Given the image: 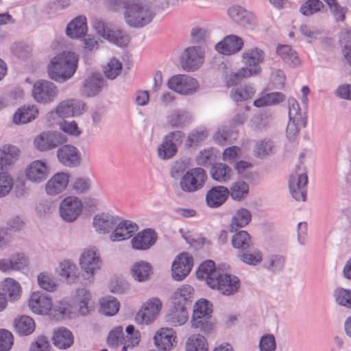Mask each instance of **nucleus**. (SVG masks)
I'll use <instances>...</instances> for the list:
<instances>
[{
  "label": "nucleus",
  "instance_id": "nucleus-1",
  "mask_svg": "<svg viewBox=\"0 0 351 351\" xmlns=\"http://www.w3.org/2000/svg\"><path fill=\"white\" fill-rule=\"evenodd\" d=\"M78 56L71 51H63L54 56L47 66L51 80L62 83L71 79L77 69Z\"/></svg>",
  "mask_w": 351,
  "mask_h": 351
},
{
  "label": "nucleus",
  "instance_id": "nucleus-2",
  "mask_svg": "<svg viewBox=\"0 0 351 351\" xmlns=\"http://www.w3.org/2000/svg\"><path fill=\"white\" fill-rule=\"evenodd\" d=\"M19 149L14 145H4L0 149V197L8 195L13 186V181L10 175L7 173L18 156Z\"/></svg>",
  "mask_w": 351,
  "mask_h": 351
},
{
  "label": "nucleus",
  "instance_id": "nucleus-3",
  "mask_svg": "<svg viewBox=\"0 0 351 351\" xmlns=\"http://www.w3.org/2000/svg\"><path fill=\"white\" fill-rule=\"evenodd\" d=\"M154 13L148 5L132 0L124 12L126 23L133 27H143L152 21Z\"/></svg>",
  "mask_w": 351,
  "mask_h": 351
},
{
  "label": "nucleus",
  "instance_id": "nucleus-4",
  "mask_svg": "<svg viewBox=\"0 0 351 351\" xmlns=\"http://www.w3.org/2000/svg\"><path fill=\"white\" fill-rule=\"evenodd\" d=\"M212 304L205 299L197 301L193 307L191 326L205 333H210L214 328L210 322Z\"/></svg>",
  "mask_w": 351,
  "mask_h": 351
},
{
  "label": "nucleus",
  "instance_id": "nucleus-5",
  "mask_svg": "<svg viewBox=\"0 0 351 351\" xmlns=\"http://www.w3.org/2000/svg\"><path fill=\"white\" fill-rule=\"evenodd\" d=\"M207 174L201 167L187 171L180 181V187L185 193H194L202 189L207 180Z\"/></svg>",
  "mask_w": 351,
  "mask_h": 351
},
{
  "label": "nucleus",
  "instance_id": "nucleus-6",
  "mask_svg": "<svg viewBox=\"0 0 351 351\" xmlns=\"http://www.w3.org/2000/svg\"><path fill=\"white\" fill-rule=\"evenodd\" d=\"M213 275L214 277L208 279V285L210 288L217 289L226 295H230L237 292L240 282L237 276L223 274L221 271L217 276Z\"/></svg>",
  "mask_w": 351,
  "mask_h": 351
},
{
  "label": "nucleus",
  "instance_id": "nucleus-7",
  "mask_svg": "<svg viewBox=\"0 0 351 351\" xmlns=\"http://www.w3.org/2000/svg\"><path fill=\"white\" fill-rule=\"evenodd\" d=\"M169 89L183 95H193L199 89L198 81L187 75H176L167 82Z\"/></svg>",
  "mask_w": 351,
  "mask_h": 351
},
{
  "label": "nucleus",
  "instance_id": "nucleus-8",
  "mask_svg": "<svg viewBox=\"0 0 351 351\" xmlns=\"http://www.w3.org/2000/svg\"><path fill=\"white\" fill-rule=\"evenodd\" d=\"M56 85L48 80H37L32 87V97L40 104H48L55 100L58 95Z\"/></svg>",
  "mask_w": 351,
  "mask_h": 351
},
{
  "label": "nucleus",
  "instance_id": "nucleus-9",
  "mask_svg": "<svg viewBox=\"0 0 351 351\" xmlns=\"http://www.w3.org/2000/svg\"><path fill=\"white\" fill-rule=\"evenodd\" d=\"M96 32L104 39L119 47H125L130 42V36L120 29H109L101 20H96L93 23Z\"/></svg>",
  "mask_w": 351,
  "mask_h": 351
},
{
  "label": "nucleus",
  "instance_id": "nucleus-10",
  "mask_svg": "<svg viewBox=\"0 0 351 351\" xmlns=\"http://www.w3.org/2000/svg\"><path fill=\"white\" fill-rule=\"evenodd\" d=\"M307 183L308 176L306 172L298 167L295 172L290 176L289 181L290 193L296 201H306Z\"/></svg>",
  "mask_w": 351,
  "mask_h": 351
},
{
  "label": "nucleus",
  "instance_id": "nucleus-11",
  "mask_svg": "<svg viewBox=\"0 0 351 351\" xmlns=\"http://www.w3.org/2000/svg\"><path fill=\"white\" fill-rule=\"evenodd\" d=\"M80 264L87 275L93 276L101 269L102 265V261L96 247H90L86 249L81 254Z\"/></svg>",
  "mask_w": 351,
  "mask_h": 351
},
{
  "label": "nucleus",
  "instance_id": "nucleus-12",
  "mask_svg": "<svg viewBox=\"0 0 351 351\" xmlns=\"http://www.w3.org/2000/svg\"><path fill=\"white\" fill-rule=\"evenodd\" d=\"M82 202L76 197L69 196L64 198L59 206L62 219L66 222L75 221L82 211Z\"/></svg>",
  "mask_w": 351,
  "mask_h": 351
},
{
  "label": "nucleus",
  "instance_id": "nucleus-13",
  "mask_svg": "<svg viewBox=\"0 0 351 351\" xmlns=\"http://www.w3.org/2000/svg\"><path fill=\"white\" fill-rule=\"evenodd\" d=\"M161 308L162 302L160 299L151 298L136 313L135 317L136 323L141 324L151 323L156 319Z\"/></svg>",
  "mask_w": 351,
  "mask_h": 351
},
{
  "label": "nucleus",
  "instance_id": "nucleus-14",
  "mask_svg": "<svg viewBox=\"0 0 351 351\" xmlns=\"http://www.w3.org/2000/svg\"><path fill=\"white\" fill-rule=\"evenodd\" d=\"M204 62V56L199 48L189 47L184 49L180 58V64L186 71L198 69Z\"/></svg>",
  "mask_w": 351,
  "mask_h": 351
},
{
  "label": "nucleus",
  "instance_id": "nucleus-15",
  "mask_svg": "<svg viewBox=\"0 0 351 351\" xmlns=\"http://www.w3.org/2000/svg\"><path fill=\"white\" fill-rule=\"evenodd\" d=\"M66 137L59 132H43L34 140L36 147L40 151L53 149L65 143Z\"/></svg>",
  "mask_w": 351,
  "mask_h": 351
},
{
  "label": "nucleus",
  "instance_id": "nucleus-16",
  "mask_svg": "<svg viewBox=\"0 0 351 351\" xmlns=\"http://www.w3.org/2000/svg\"><path fill=\"white\" fill-rule=\"evenodd\" d=\"M86 109V104L84 101L71 99L61 101L57 106L56 112L60 117H70L81 115Z\"/></svg>",
  "mask_w": 351,
  "mask_h": 351
},
{
  "label": "nucleus",
  "instance_id": "nucleus-17",
  "mask_svg": "<svg viewBox=\"0 0 351 351\" xmlns=\"http://www.w3.org/2000/svg\"><path fill=\"white\" fill-rule=\"evenodd\" d=\"M106 86V81L99 73H94L86 77L81 88V94L91 97L98 95Z\"/></svg>",
  "mask_w": 351,
  "mask_h": 351
},
{
  "label": "nucleus",
  "instance_id": "nucleus-18",
  "mask_svg": "<svg viewBox=\"0 0 351 351\" xmlns=\"http://www.w3.org/2000/svg\"><path fill=\"white\" fill-rule=\"evenodd\" d=\"M193 258L187 253H182L172 263V277L177 281L182 280L190 273Z\"/></svg>",
  "mask_w": 351,
  "mask_h": 351
},
{
  "label": "nucleus",
  "instance_id": "nucleus-19",
  "mask_svg": "<svg viewBox=\"0 0 351 351\" xmlns=\"http://www.w3.org/2000/svg\"><path fill=\"white\" fill-rule=\"evenodd\" d=\"M114 228V231L109 236L110 241L112 242L128 239L138 230L136 223L129 220H121L120 219Z\"/></svg>",
  "mask_w": 351,
  "mask_h": 351
},
{
  "label": "nucleus",
  "instance_id": "nucleus-20",
  "mask_svg": "<svg viewBox=\"0 0 351 351\" xmlns=\"http://www.w3.org/2000/svg\"><path fill=\"white\" fill-rule=\"evenodd\" d=\"M31 311L38 315L47 314L51 308V298L41 291L34 292L29 300Z\"/></svg>",
  "mask_w": 351,
  "mask_h": 351
},
{
  "label": "nucleus",
  "instance_id": "nucleus-21",
  "mask_svg": "<svg viewBox=\"0 0 351 351\" xmlns=\"http://www.w3.org/2000/svg\"><path fill=\"white\" fill-rule=\"evenodd\" d=\"M59 162L65 167H75L80 163V154L77 149L71 145H64L57 150Z\"/></svg>",
  "mask_w": 351,
  "mask_h": 351
},
{
  "label": "nucleus",
  "instance_id": "nucleus-22",
  "mask_svg": "<svg viewBox=\"0 0 351 351\" xmlns=\"http://www.w3.org/2000/svg\"><path fill=\"white\" fill-rule=\"evenodd\" d=\"M243 47V39L236 35H228L215 45V49L223 55L234 54Z\"/></svg>",
  "mask_w": 351,
  "mask_h": 351
},
{
  "label": "nucleus",
  "instance_id": "nucleus-23",
  "mask_svg": "<svg viewBox=\"0 0 351 351\" xmlns=\"http://www.w3.org/2000/svg\"><path fill=\"white\" fill-rule=\"evenodd\" d=\"M156 238L155 231L147 228L138 232L133 237L131 240V244L134 250H146L155 243Z\"/></svg>",
  "mask_w": 351,
  "mask_h": 351
},
{
  "label": "nucleus",
  "instance_id": "nucleus-24",
  "mask_svg": "<svg viewBox=\"0 0 351 351\" xmlns=\"http://www.w3.org/2000/svg\"><path fill=\"white\" fill-rule=\"evenodd\" d=\"M230 195V191L223 186H213L206 195V202L210 208L221 206Z\"/></svg>",
  "mask_w": 351,
  "mask_h": 351
},
{
  "label": "nucleus",
  "instance_id": "nucleus-25",
  "mask_svg": "<svg viewBox=\"0 0 351 351\" xmlns=\"http://www.w3.org/2000/svg\"><path fill=\"white\" fill-rule=\"evenodd\" d=\"M176 332L172 328H162L154 337L156 347L162 350L171 349L176 343Z\"/></svg>",
  "mask_w": 351,
  "mask_h": 351
},
{
  "label": "nucleus",
  "instance_id": "nucleus-26",
  "mask_svg": "<svg viewBox=\"0 0 351 351\" xmlns=\"http://www.w3.org/2000/svg\"><path fill=\"white\" fill-rule=\"evenodd\" d=\"M69 181V176L66 173H56L46 184L45 190L49 195H56L64 191Z\"/></svg>",
  "mask_w": 351,
  "mask_h": 351
},
{
  "label": "nucleus",
  "instance_id": "nucleus-27",
  "mask_svg": "<svg viewBox=\"0 0 351 351\" xmlns=\"http://www.w3.org/2000/svg\"><path fill=\"white\" fill-rule=\"evenodd\" d=\"M25 171L29 180L40 183L46 179L49 169L43 161L35 160L28 166Z\"/></svg>",
  "mask_w": 351,
  "mask_h": 351
},
{
  "label": "nucleus",
  "instance_id": "nucleus-28",
  "mask_svg": "<svg viewBox=\"0 0 351 351\" xmlns=\"http://www.w3.org/2000/svg\"><path fill=\"white\" fill-rule=\"evenodd\" d=\"M119 220L117 217L101 213L93 217V225L97 232L105 234L112 230Z\"/></svg>",
  "mask_w": 351,
  "mask_h": 351
},
{
  "label": "nucleus",
  "instance_id": "nucleus-29",
  "mask_svg": "<svg viewBox=\"0 0 351 351\" xmlns=\"http://www.w3.org/2000/svg\"><path fill=\"white\" fill-rule=\"evenodd\" d=\"M187 308L185 306L173 304L166 315V322L172 326H179L184 324L188 319Z\"/></svg>",
  "mask_w": 351,
  "mask_h": 351
},
{
  "label": "nucleus",
  "instance_id": "nucleus-30",
  "mask_svg": "<svg viewBox=\"0 0 351 351\" xmlns=\"http://www.w3.org/2000/svg\"><path fill=\"white\" fill-rule=\"evenodd\" d=\"M87 32L86 19L79 16L71 21L66 27V35L71 38H80Z\"/></svg>",
  "mask_w": 351,
  "mask_h": 351
},
{
  "label": "nucleus",
  "instance_id": "nucleus-31",
  "mask_svg": "<svg viewBox=\"0 0 351 351\" xmlns=\"http://www.w3.org/2000/svg\"><path fill=\"white\" fill-rule=\"evenodd\" d=\"M255 93L256 89L252 84H243L233 87L230 97L235 102H242L252 98Z\"/></svg>",
  "mask_w": 351,
  "mask_h": 351
},
{
  "label": "nucleus",
  "instance_id": "nucleus-32",
  "mask_svg": "<svg viewBox=\"0 0 351 351\" xmlns=\"http://www.w3.org/2000/svg\"><path fill=\"white\" fill-rule=\"evenodd\" d=\"M194 289L189 285H184L177 289L173 295V304L188 307L193 302Z\"/></svg>",
  "mask_w": 351,
  "mask_h": 351
},
{
  "label": "nucleus",
  "instance_id": "nucleus-33",
  "mask_svg": "<svg viewBox=\"0 0 351 351\" xmlns=\"http://www.w3.org/2000/svg\"><path fill=\"white\" fill-rule=\"evenodd\" d=\"M38 114V110L34 105L23 106L13 115V121L16 124H25L35 119Z\"/></svg>",
  "mask_w": 351,
  "mask_h": 351
},
{
  "label": "nucleus",
  "instance_id": "nucleus-34",
  "mask_svg": "<svg viewBox=\"0 0 351 351\" xmlns=\"http://www.w3.org/2000/svg\"><path fill=\"white\" fill-rule=\"evenodd\" d=\"M276 53L282 61L290 67L294 68L301 64L297 52L290 45H279L276 48Z\"/></svg>",
  "mask_w": 351,
  "mask_h": 351
},
{
  "label": "nucleus",
  "instance_id": "nucleus-35",
  "mask_svg": "<svg viewBox=\"0 0 351 351\" xmlns=\"http://www.w3.org/2000/svg\"><path fill=\"white\" fill-rule=\"evenodd\" d=\"M243 60L250 70L258 69V73L261 67L258 65L264 60V52L258 48L247 49L243 53Z\"/></svg>",
  "mask_w": 351,
  "mask_h": 351
},
{
  "label": "nucleus",
  "instance_id": "nucleus-36",
  "mask_svg": "<svg viewBox=\"0 0 351 351\" xmlns=\"http://www.w3.org/2000/svg\"><path fill=\"white\" fill-rule=\"evenodd\" d=\"M192 115L186 111L175 110L167 117L168 123L173 128H182L192 121Z\"/></svg>",
  "mask_w": 351,
  "mask_h": 351
},
{
  "label": "nucleus",
  "instance_id": "nucleus-37",
  "mask_svg": "<svg viewBox=\"0 0 351 351\" xmlns=\"http://www.w3.org/2000/svg\"><path fill=\"white\" fill-rule=\"evenodd\" d=\"M77 271L75 264L69 261L60 263L58 269L59 276L68 284L74 283L77 280Z\"/></svg>",
  "mask_w": 351,
  "mask_h": 351
},
{
  "label": "nucleus",
  "instance_id": "nucleus-38",
  "mask_svg": "<svg viewBox=\"0 0 351 351\" xmlns=\"http://www.w3.org/2000/svg\"><path fill=\"white\" fill-rule=\"evenodd\" d=\"M252 219V214L247 208H241L239 209L232 217L230 225V231L236 232L238 228L247 226Z\"/></svg>",
  "mask_w": 351,
  "mask_h": 351
},
{
  "label": "nucleus",
  "instance_id": "nucleus-39",
  "mask_svg": "<svg viewBox=\"0 0 351 351\" xmlns=\"http://www.w3.org/2000/svg\"><path fill=\"white\" fill-rule=\"evenodd\" d=\"M131 273L135 280L144 282L150 277L152 266L147 262L138 261L133 265Z\"/></svg>",
  "mask_w": 351,
  "mask_h": 351
},
{
  "label": "nucleus",
  "instance_id": "nucleus-40",
  "mask_svg": "<svg viewBox=\"0 0 351 351\" xmlns=\"http://www.w3.org/2000/svg\"><path fill=\"white\" fill-rule=\"evenodd\" d=\"M53 344L60 349H66L73 343V337L66 328H59L53 337Z\"/></svg>",
  "mask_w": 351,
  "mask_h": 351
},
{
  "label": "nucleus",
  "instance_id": "nucleus-41",
  "mask_svg": "<svg viewBox=\"0 0 351 351\" xmlns=\"http://www.w3.org/2000/svg\"><path fill=\"white\" fill-rule=\"evenodd\" d=\"M76 297L80 313L82 315H86L93 307L90 293L85 289H78L76 291Z\"/></svg>",
  "mask_w": 351,
  "mask_h": 351
},
{
  "label": "nucleus",
  "instance_id": "nucleus-42",
  "mask_svg": "<svg viewBox=\"0 0 351 351\" xmlns=\"http://www.w3.org/2000/svg\"><path fill=\"white\" fill-rule=\"evenodd\" d=\"M234 248L241 251L249 249L253 244L249 233L245 230H241L234 234L231 240Z\"/></svg>",
  "mask_w": 351,
  "mask_h": 351
},
{
  "label": "nucleus",
  "instance_id": "nucleus-43",
  "mask_svg": "<svg viewBox=\"0 0 351 351\" xmlns=\"http://www.w3.org/2000/svg\"><path fill=\"white\" fill-rule=\"evenodd\" d=\"M237 257L245 264L256 265L261 262L263 256L261 252L252 245L249 249L238 253Z\"/></svg>",
  "mask_w": 351,
  "mask_h": 351
},
{
  "label": "nucleus",
  "instance_id": "nucleus-44",
  "mask_svg": "<svg viewBox=\"0 0 351 351\" xmlns=\"http://www.w3.org/2000/svg\"><path fill=\"white\" fill-rule=\"evenodd\" d=\"M14 328L20 335H29L34 331L35 322L30 317L22 315L15 319Z\"/></svg>",
  "mask_w": 351,
  "mask_h": 351
},
{
  "label": "nucleus",
  "instance_id": "nucleus-45",
  "mask_svg": "<svg viewBox=\"0 0 351 351\" xmlns=\"http://www.w3.org/2000/svg\"><path fill=\"white\" fill-rule=\"evenodd\" d=\"M210 175L214 180L226 182L231 178L232 170L224 163H216L210 169Z\"/></svg>",
  "mask_w": 351,
  "mask_h": 351
},
{
  "label": "nucleus",
  "instance_id": "nucleus-46",
  "mask_svg": "<svg viewBox=\"0 0 351 351\" xmlns=\"http://www.w3.org/2000/svg\"><path fill=\"white\" fill-rule=\"evenodd\" d=\"M186 351H208V346L205 337L199 334L191 335L186 343Z\"/></svg>",
  "mask_w": 351,
  "mask_h": 351
},
{
  "label": "nucleus",
  "instance_id": "nucleus-47",
  "mask_svg": "<svg viewBox=\"0 0 351 351\" xmlns=\"http://www.w3.org/2000/svg\"><path fill=\"white\" fill-rule=\"evenodd\" d=\"M258 74V68L251 71L248 69L247 66L242 67L237 73H234L230 75L226 82L227 86H234L237 85V84L242 79L247 78L253 75H256Z\"/></svg>",
  "mask_w": 351,
  "mask_h": 351
},
{
  "label": "nucleus",
  "instance_id": "nucleus-48",
  "mask_svg": "<svg viewBox=\"0 0 351 351\" xmlns=\"http://www.w3.org/2000/svg\"><path fill=\"white\" fill-rule=\"evenodd\" d=\"M3 290L10 301H15L21 296V288L18 282L12 278H6L3 282Z\"/></svg>",
  "mask_w": 351,
  "mask_h": 351
},
{
  "label": "nucleus",
  "instance_id": "nucleus-49",
  "mask_svg": "<svg viewBox=\"0 0 351 351\" xmlns=\"http://www.w3.org/2000/svg\"><path fill=\"white\" fill-rule=\"evenodd\" d=\"M238 134L236 131L226 126L219 129L214 136L215 141L221 145L230 144L237 138Z\"/></svg>",
  "mask_w": 351,
  "mask_h": 351
},
{
  "label": "nucleus",
  "instance_id": "nucleus-50",
  "mask_svg": "<svg viewBox=\"0 0 351 351\" xmlns=\"http://www.w3.org/2000/svg\"><path fill=\"white\" fill-rule=\"evenodd\" d=\"M178 152L177 145L175 143L171 142L167 138L158 147V157L162 160H168L173 157Z\"/></svg>",
  "mask_w": 351,
  "mask_h": 351
},
{
  "label": "nucleus",
  "instance_id": "nucleus-51",
  "mask_svg": "<svg viewBox=\"0 0 351 351\" xmlns=\"http://www.w3.org/2000/svg\"><path fill=\"white\" fill-rule=\"evenodd\" d=\"M103 71L108 79H115L122 71V63L117 58H110L103 66Z\"/></svg>",
  "mask_w": 351,
  "mask_h": 351
},
{
  "label": "nucleus",
  "instance_id": "nucleus-52",
  "mask_svg": "<svg viewBox=\"0 0 351 351\" xmlns=\"http://www.w3.org/2000/svg\"><path fill=\"white\" fill-rule=\"evenodd\" d=\"M220 271L216 270L215 267V263L213 261H206L202 263L197 271V277L199 278H205L206 280V283L208 284V278L214 277V275L216 274L217 276L219 274Z\"/></svg>",
  "mask_w": 351,
  "mask_h": 351
},
{
  "label": "nucleus",
  "instance_id": "nucleus-53",
  "mask_svg": "<svg viewBox=\"0 0 351 351\" xmlns=\"http://www.w3.org/2000/svg\"><path fill=\"white\" fill-rule=\"evenodd\" d=\"M100 305L102 313L106 315H115L120 306L119 301L110 296L103 298Z\"/></svg>",
  "mask_w": 351,
  "mask_h": 351
},
{
  "label": "nucleus",
  "instance_id": "nucleus-54",
  "mask_svg": "<svg viewBox=\"0 0 351 351\" xmlns=\"http://www.w3.org/2000/svg\"><path fill=\"white\" fill-rule=\"evenodd\" d=\"M333 296L338 304L351 308L350 289L337 288L334 291Z\"/></svg>",
  "mask_w": 351,
  "mask_h": 351
},
{
  "label": "nucleus",
  "instance_id": "nucleus-55",
  "mask_svg": "<svg viewBox=\"0 0 351 351\" xmlns=\"http://www.w3.org/2000/svg\"><path fill=\"white\" fill-rule=\"evenodd\" d=\"M340 42L342 46V53L347 62L351 66V31L341 32Z\"/></svg>",
  "mask_w": 351,
  "mask_h": 351
},
{
  "label": "nucleus",
  "instance_id": "nucleus-56",
  "mask_svg": "<svg viewBox=\"0 0 351 351\" xmlns=\"http://www.w3.org/2000/svg\"><path fill=\"white\" fill-rule=\"evenodd\" d=\"M125 339H127L125 337L123 327L117 326L109 332L107 343L109 346L116 348L118 347L119 344H123V341H124Z\"/></svg>",
  "mask_w": 351,
  "mask_h": 351
},
{
  "label": "nucleus",
  "instance_id": "nucleus-57",
  "mask_svg": "<svg viewBox=\"0 0 351 351\" xmlns=\"http://www.w3.org/2000/svg\"><path fill=\"white\" fill-rule=\"evenodd\" d=\"M38 282L39 286L47 291H54L57 287V283L55 278L51 275L46 272L40 273L38 276Z\"/></svg>",
  "mask_w": 351,
  "mask_h": 351
},
{
  "label": "nucleus",
  "instance_id": "nucleus-58",
  "mask_svg": "<svg viewBox=\"0 0 351 351\" xmlns=\"http://www.w3.org/2000/svg\"><path fill=\"white\" fill-rule=\"evenodd\" d=\"M274 145L271 141L261 140L258 141L254 147V152L258 158H264L273 153Z\"/></svg>",
  "mask_w": 351,
  "mask_h": 351
},
{
  "label": "nucleus",
  "instance_id": "nucleus-59",
  "mask_svg": "<svg viewBox=\"0 0 351 351\" xmlns=\"http://www.w3.org/2000/svg\"><path fill=\"white\" fill-rule=\"evenodd\" d=\"M249 187L245 182L234 183L230 188V195L234 200H241L248 193Z\"/></svg>",
  "mask_w": 351,
  "mask_h": 351
},
{
  "label": "nucleus",
  "instance_id": "nucleus-60",
  "mask_svg": "<svg viewBox=\"0 0 351 351\" xmlns=\"http://www.w3.org/2000/svg\"><path fill=\"white\" fill-rule=\"evenodd\" d=\"M323 7V3L319 0H307L300 7V12L304 16H309L321 10Z\"/></svg>",
  "mask_w": 351,
  "mask_h": 351
},
{
  "label": "nucleus",
  "instance_id": "nucleus-61",
  "mask_svg": "<svg viewBox=\"0 0 351 351\" xmlns=\"http://www.w3.org/2000/svg\"><path fill=\"white\" fill-rule=\"evenodd\" d=\"M289 118L293 121H306V118L300 112V108L298 101L294 98L288 99Z\"/></svg>",
  "mask_w": 351,
  "mask_h": 351
},
{
  "label": "nucleus",
  "instance_id": "nucleus-62",
  "mask_svg": "<svg viewBox=\"0 0 351 351\" xmlns=\"http://www.w3.org/2000/svg\"><path fill=\"white\" fill-rule=\"evenodd\" d=\"M259 351H275L276 349V341L275 337L271 334L263 335L258 343Z\"/></svg>",
  "mask_w": 351,
  "mask_h": 351
},
{
  "label": "nucleus",
  "instance_id": "nucleus-63",
  "mask_svg": "<svg viewBox=\"0 0 351 351\" xmlns=\"http://www.w3.org/2000/svg\"><path fill=\"white\" fill-rule=\"evenodd\" d=\"M306 123V121H293V120H289L286 134H287V138L290 141H293L299 133V126L305 127Z\"/></svg>",
  "mask_w": 351,
  "mask_h": 351
},
{
  "label": "nucleus",
  "instance_id": "nucleus-64",
  "mask_svg": "<svg viewBox=\"0 0 351 351\" xmlns=\"http://www.w3.org/2000/svg\"><path fill=\"white\" fill-rule=\"evenodd\" d=\"M14 343L11 332L6 329H0V351H10Z\"/></svg>",
  "mask_w": 351,
  "mask_h": 351
}]
</instances>
